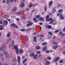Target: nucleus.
<instances>
[{
    "label": "nucleus",
    "mask_w": 65,
    "mask_h": 65,
    "mask_svg": "<svg viewBox=\"0 0 65 65\" xmlns=\"http://www.w3.org/2000/svg\"><path fill=\"white\" fill-rule=\"evenodd\" d=\"M48 18H49V15H47L46 17V21L47 22L51 21L50 22L49 24H52V23H53V21H54V20L52 19V18H50L48 19Z\"/></svg>",
    "instance_id": "nucleus-1"
},
{
    "label": "nucleus",
    "mask_w": 65,
    "mask_h": 65,
    "mask_svg": "<svg viewBox=\"0 0 65 65\" xmlns=\"http://www.w3.org/2000/svg\"><path fill=\"white\" fill-rule=\"evenodd\" d=\"M53 44H55L54 46H53V48L54 49H56L58 47V45H57L58 44V43L56 42H54L53 43Z\"/></svg>",
    "instance_id": "nucleus-2"
},
{
    "label": "nucleus",
    "mask_w": 65,
    "mask_h": 65,
    "mask_svg": "<svg viewBox=\"0 0 65 65\" xmlns=\"http://www.w3.org/2000/svg\"><path fill=\"white\" fill-rule=\"evenodd\" d=\"M57 16H58V15H60L59 18L61 20H64V17H63V16H62V14H61L60 13H58L57 14Z\"/></svg>",
    "instance_id": "nucleus-3"
},
{
    "label": "nucleus",
    "mask_w": 65,
    "mask_h": 65,
    "mask_svg": "<svg viewBox=\"0 0 65 65\" xmlns=\"http://www.w3.org/2000/svg\"><path fill=\"white\" fill-rule=\"evenodd\" d=\"M3 52L4 54L5 55H6V58H8L9 57V54H8L7 51H4Z\"/></svg>",
    "instance_id": "nucleus-4"
},
{
    "label": "nucleus",
    "mask_w": 65,
    "mask_h": 65,
    "mask_svg": "<svg viewBox=\"0 0 65 65\" xmlns=\"http://www.w3.org/2000/svg\"><path fill=\"white\" fill-rule=\"evenodd\" d=\"M5 45H3L0 47V51H2L3 50H5Z\"/></svg>",
    "instance_id": "nucleus-5"
},
{
    "label": "nucleus",
    "mask_w": 65,
    "mask_h": 65,
    "mask_svg": "<svg viewBox=\"0 0 65 65\" xmlns=\"http://www.w3.org/2000/svg\"><path fill=\"white\" fill-rule=\"evenodd\" d=\"M25 12V10H23L22 11H21L20 12H18L17 13V14H21L22 13H23L24 12Z\"/></svg>",
    "instance_id": "nucleus-6"
},
{
    "label": "nucleus",
    "mask_w": 65,
    "mask_h": 65,
    "mask_svg": "<svg viewBox=\"0 0 65 65\" xmlns=\"http://www.w3.org/2000/svg\"><path fill=\"white\" fill-rule=\"evenodd\" d=\"M8 23L7 21L6 20H5L4 21L3 23V24L5 26V25H7Z\"/></svg>",
    "instance_id": "nucleus-7"
},
{
    "label": "nucleus",
    "mask_w": 65,
    "mask_h": 65,
    "mask_svg": "<svg viewBox=\"0 0 65 65\" xmlns=\"http://www.w3.org/2000/svg\"><path fill=\"white\" fill-rule=\"evenodd\" d=\"M15 52L17 55H19V48H17L15 49Z\"/></svg>",
    "instance_id": "nucleus-8"
},
{
    "label": "nucleus",
    "mask_w": 65,
    "mask_h": 65,
    "mask_svg": "<svg viewBox=\"0 0 65 65\" xmlns=\"http://www.w3.org/2000/svg\"><path fill=\"white\" fill-rule=\"evenodd\" d=\"M53 1H50L49 2V7H51V6L52 5V4H53Z\"/></svg>",
    "instance_id": "nucleus-9"
},
{
    "label": "nucleus",
    "mask_w": 65,
    "mask_h": 65,
    "mask_svg": "<svg viewBox=\"0 0 65 65\" xmlns=\"http://www.w3.org/2000/svg\"><path fill=\"white\" fill-rule=\"evenodd\" d=\"M59 59H60V57H57L55 59V62H57V61H58Z\"/></svg>",
    "instance_id": "nucleus-10"
},
{
    "label": "nucleus",
    "mask_w": 65,
    "mask_h": 65,
    "mask_svg": "<svg viewBox=\"0 0 65 65\" xmlns=\"http://www.w3.org/2000/svg\"><path fill=\"white\" fill-rule=\"evenodd\" d=\"M18 60V62H20L21 61V58H20V56H18L17 57Z\"/></svg>",
    "instance_id": "nucleus-11"
},
{
    "label": "nucleus",
    "mask_w": 65,
    "mask_h": 65,
    "mask_svg": "<svg viewBox=\"0 0 65 65\" xmlns=\"http://www.w3.org/2000/svg\"><path fill=\"white\" fill-rule=\"evenodd\" d=\"M38 55L36 54L34 55V59H36V58H37V56Z\"/></svg>",
    "instance_id": "nucleus-12"
},
{
    "label": "nucleus",
    "mask_w": 65,
    "mask_h": 65,
    "mask_svg": "<svg viewBox=\"0 0 65 65\" xmlns=\"http://www.w3.org/2000/svg\"><path fill=\"white\" fill-rule=\"evenodd\" d=\"M10 40H11V38H9L7 40V43H8V42H9Z\"/></svg>",
    "instance_id": "nucleus-13"
},
{
    "label": "nucleus",
    "mask_w": 65,
    "mask_h": 65,
    "mask_svg": "<svg viewBox=\"0 0 65 65\" xmlns=\"http://www.w3.org/2000/svg\"><path fill=\"white\" fill-rule=\"evenodd\" d=\"M33 24L32 22H31L30 23H28L27 24V27H29V26L32 25Z\"/></svg>",
    "instance_id": "nucleus-14"
},
{
    "label": "nucleus",
    "mask_w": 65,
    "mask_h": 65,
    "mask_svg": "<svg viewBox=\"0 0 65 65\" xmlns=\"http://www.w3.org/2000/svg\"><path fill=\"white\" fill-rule=\"evenodd\" d=\"M33 20L35 23H37L38 22V21L36 19V18H34Z\"/></svg>",
    "instance_id": "nucleus-15"
},
{
    "label": "nucleus",
    "mask_w": 65,
    "mask_h": 65,
    "mask_svg": "<svg viewBox=\"0 0 65 65\" xmlns=\"http://www.w3.org/2000/svg\"><path fill=\"white\" fill-rule=\"evenodd\" d=\"M46 48H47V46H45L44 47L43 49V51H45L46 50Z\"/></svg>",
    "instance_id": "nucleus-16"
},
{
    "label": "nucleus",
    "mask_w": 65,
    "mask_h": 65,
    "mask_svg": "<svg viewBox=\"0 0 65 65\" xmlns=\"http://www.w3.org/2000/svg\"><path fill=\"white\" fill-rule=\"evenodd\" d=\"M17 9V8L16 7H15L13 9H12L13 11H15Z\"/></svg>",
    "instance_id": "nucleus-17"
},
{
    "label": "nucleus",
    "mask_w": 65,
    "mask_h": 65,
    "mask_svg": "<svg viewBox=\"0 0 65 65\" xmlns=\"http://www.w3.org/2000/svg\"><path fill=\"white\" fill-rule=\"evenodd\" d=\"M19 53L20 54H22V53H23V50L22 49H20L19 50Z\"/></svg>",
    "instance_id": "nucleus-18"
},
{
    "label": "nucleus",
    "mask_w": 65,
    "mask_h": 65,
    "mask_svg": "<svg viewBox=\"0 0 65 65\" xmlns=\"http://www.w3.org/2000/svg\"><path fill=\"white\" fill-rule=\"evenodd\" d=\"M27 58H26L25 59H24L23 61V63H25L27 61Z\"/></svg>",
    "instance_id": "nucleus-19"
},
{
    "label": "nucleus",
    "mask_w": 65,
    "mask_h": 65,
    "mask_svg": "<svg viewBox=\"0 0 65 65\" xmlns=\"http://www.w3.org/2000/svg\"><path fill=\"white\" fill-rule=\"evenodd\" d=\"M34 41L35 42H36V37H34Z\"/></svg>",
    "instance_id": "nucleus-20"
},
{
    "label": "nucleus",
    "mask_w": 65,
    "mask_h": 65,
    "mask_svg": "<svg viewBox=\"0 0 65 65\" xmlns=\"http://www.w3.org/2000/svg\"><path fill=\"white\" fill-rule=\"evenodd\" d=\"M39 20H40L41 21H43V20H44V18L43 17H41L39 19Z\"/></svg>",
    "instance_id": "nucleus-21"
},
{
    "label": "nucleus",
    "mask_w": 65,
    "mask_h": 65,
    "mask_svg": "<svg viewBox=\"0 0 65 65\" xmlns=\"http://www.w3.org/2000/svg\"><path fill=\"white\" fill-rule=\"evenodd\" d=\"M10 36V32L8 33L7 34V36L8 37H9Z\"/></svg>",
    "instance_id": "nucleus-22"
},
{
    "label": "nucleus",
    "mask_w": 65,
    "mask_h": 65,
    "mask_svg": "<svg viewBox=\"0 0 65 65\" xmlns=\"http://www.w3.org/2000/svg\"><path fill=\"white\" fill-rule=\"evenodd\" d=\"M18 48V46H17V45H14V46H13V48L14 49V50H15L16 49H17V48Z\"/></svg>",
    "instance_id": "nucleus-23"
},
{
    "label": "nucleus",
    "mask_w": 65,
    "mask_h": 65,
    "mask_svg": "<svg viewBox=\"0 0 65 65\" xmlns=\"http://www.w3.org/2000/svg\"><path fill=\"white\" fill-rule=\"evenodd\" d=\"M40 48V47L39 46H37L36 47V50H39Z\"/></svg>",
    "instance_id": "nucleus-24"
},
{
    "label": "nucleus",
    "mask_w": 65,
    "mask_h": 65,
    "mask_svg": "<svg viewBox=\"0 0 65 65\" xmlns=\"http://www.w3.org/2000/svg\"><path fill=\"white\" fill-rule=\"evenodd\" d=\"M46 44H47V43L46 42H44L42 44V45H46Z\"/></svg>",
    "instance_id": "nucleus-25"
},
{
    "label": "nucleus",
    "mask_w": 65,
    "mask_h": 65,
    "mask_svg": "<svg viewBox=\"0 0 65 65\" xmlns=\"http://www.w3.org/2000/svg\"><path fill=\"white\" fill-rule=\"evenodd\" d=\"M46 65H48L50 64V62L48 61H46Z\"/></svg>",
    "instance_id": "nucleus-26"
},
{
    "label": "nucleus",
    "mask_w": 65,
    "mask_h": 65,
    "mask_svg": "<svg viewBox=\"0 0 65 65\" xmlns=\"http://www.w3.org/2000/svg\"><path fill=\"white\" fill-rule=\"evenodd\" d=\"M46 59L49 60H51V57H48L46 58Z\"/></svg>",
    "instance_id": "nucleus-27"
},
{
    "label": "nucleus",
    "mask_w": 65,
    "mask_h": 65,
    "mask_svg": "<svg viewBox=\"0 0 65 65\" xmlns=\"http://www.w3.org/2000/svg\"><path fill=\"white\" fill-rule=\"evenodd\" d=\"M26 38L25 41H28V36H26Z\"/></svg>",
    "instance_id": "nucleus-28"
},
{
    "label": "nucleus",
    "mask_w": 65,
    "mask_h": 65,
    "mask_svg": "<svg viewBox=\"0 0 65 65\" xmlns=\"http://www.w3.org/2000/svg\"><path fill=\"white\" fill-rule=\"evenodd\" d=\"M36 18L37 19H38L40 17V15H37L36 16Z\"/></svg>",
    "instance_id": "nucleus-29"
},
{
    "label": "nucleus",
    "mask_w": 65,
    "mask_h": 65,
    "mask_svg": "<svg viewBox=\"0 0 65 65\" xmlns=\"http://www.w3.org/2000/svg\"><path fill=\"white\" fill-rule=\"evenodd\" d=\"M11 26L12 27H15V24L14 23H13L11 24Z\"/></svg>",
    "instance_id": "nucleus-30"
},
{
    "label": "nucleus",
    "mask_w": 65,
    "mask_h": 65,
    "mask_svg": "<svg viewBox=\"0 0 65 65\" xmlns=\"http://www.w3.org/2000/svg\"><path fill=\"white\" fill-rule=\"evenodd\" d=\"M34 53H32L31 54H30V56H34Z\"/></svg>",
    "instance_id": "nucleus-31"
},
{
    "label": "nucleus",
    "mask_w": 65,
    "mask_h": 65,
    "mask_svg": "<svg viewBox=\"0 0 65 65\" xmlns=\"http://www.w3.org/2000/svg\"><path fill=\"white\" fill-rule=\"evenodd\" d=\"M58 12H63V11L62 9H60L58 11Z\"/></svg>",
    "instance_id": "nucleus-32"
},
{
    "label": "nucleus",
    "mask_w": 65,
    "mask_h": 65,
    "mask_svg": "<svg viewBox=\"0 0 65 65\" xmlns=\"http://www.w3.org/2000/svg\"><path fill=\"white\" fill-rule=\"evenodd\" d=\"M20 6L21 7H24V3L20 5Z\"/></svg>",
    "instance_id": "nucleus-33"
},
{
    "label": "nucleus",
    "mask_w": 65,
    "mask_h": 65,
    "mask_svg": "<svg viewBox=\"0 0 65 65\" xmlns=\"http://www.w3.org/2000/svg\"><path fill=\"white\" fill-rule=\"evenodd\" d=\"M47 27L49 28V29H51L52 28V26L51 25H49L47 26Z\"/></svg>",
    "instance_id": "nucleus-34"
},
{
    "label": "nucleus",
    "mask_w": 65,
    "mask_h": 65,
    "mask_svg": "<svg viewBox=\"0 0 65 65\" xmlns=\"http://www.w3.org/2000/svg\"><path fill=\"white\" fill-rule=\"evenodd\" d=\"M48 34H50V35H53V33H52L51 32H48Z\"/></svg>",
    "instance_id": "nucleus-35"
},
{
    "label": "nucleus",
    "mask_w": 65,
    "mask_h": 65,
    "mask_svg": "<svg viewBox=\"0 0 65 65\" xmlns=\"http://www.w3.org/2000/svg\"><path fill=\"white\" fill-rule=\"evenodd\" d=\"M21 18L22 19H26V17L25 16H22Z\"/></svg>",
    "instance_id": "nucleus-36"
},
{
    "label": "nucleus",
    "mask_w": 65,
    "mask_h": 65,
    "mask_svg": "<svg viewBox=\"0 0 65 65\" xmlns=\"http://www.w3.org/2000/svg\"><path fill=\"white\" fill-rule=\"evenodd\" d=\"M26 30V29H22L20 30L21 31H25Z\"/></svg>",
    "instance_id": "nucleus-37"
},
{
    "label": "nucleus",
    "mask_w": 65,
    "mask_h": 65,
    "mask_svg": "<svg viewBox=\"0 0 65 65\" xmlns=\"http://www.w3.org/2000/svg\"><path fill=\"white\" fill-rule=\"evenodd\" d=\"M44 9L45 11H46V7L45 6L44 7Z\"/></svg>",
    "instance_id": "nucleus-38"
},
{
    "label": "nucleus",
    "mask_w": 65,
    "mask_h": 65,
    "mask_svg": "<svg viewBox=\"0 0 65 65\" xmlns=\"http://www.w3.org/2000/svg\"><path fill=\"white\" fill-rule=\"evenodd\" d=\"M56 12V9H53V11L52 12V13H54V12Z\"/></svg>",
    "instance_id": "nucleus-39"
},
{
    "label": "nucleus",
    "mask_w": 65,
    "mask_h": 65,
    "mask_svg": "<svg viewBox=\"0 0 65 65\" xmlns=\"http://www.w3.org/2000/svg\"><path fill=\"white\" fill-rule=\"evenodd\" d=\"M32 4H29V5L28 7H32Z\"/></svg>",
    "instance_id": "nucleus-40"
},
{
    "label": "nucleus",
    "mask_w": 65,
    "mask_h": 65,
    "mask_svg": "<svg viewBox=\"0 0 65 65\" xmlns=\"http://www.w3.org/2000/svg\"><path fill=\"white\" fill-rule=\"evenodd\" d=\"M13 60L14 62H15L16 61V59L15 58H13Z\"/></svg>",
    "instance_id": "nucleus-41"
},
{
    "label": "nucleus",
    "mask_w": 65,
    "mask_h": 65,
    "mask_svg": "<svg viewBox=\"0 0 65 65\" xmlns=\"http://www.w3.org/2000/svg\"><path fill=\"white\" fill-rule=\"evenodd\" d=\"M12 45H14V41L13 40L12 41Z\"/></svg>",
    "instance_id": "nucleus-42"
},
{
    "label": "nucleus",
    "mask_w": 65,
    "mask_h": 65,
    "mask_svg": "<svg viewBox=\"0 0 65 65\" xmlns=\"http://www.w3.org/2000/svg\"><path fill=\"white\" fill-rule=\"evenodd\" d=\"M10 56L11 57H12L13 56V54L12 53H10Z\"/></svg>",
    "instance_id": "nucleus-43"
},
{
    "label": "nucleus",
    "mask_w": 65,
    "mask_h": 65,
    "mask_svg": "<svg viewBox=\"0 0 65 65\" xmlns=\"http://www.w3.org/2000/svg\"><path fill=\"white\" fill-rule=\"evenodd\" d=\"M8 17V15H5L4 17V18H7V17Z\"/></svg>",
    "instance_id": "nucleus-44"
},
{
    "label": "nucleus",
    "mask_w": 65,
    "mask_h": 65,
    "mask_svg": "<svg viewBox=\"0 0 65 65\" xmlns=\"http://www.w3.org/2000/svg\"><path fill=\"white\" fill-rule=\"evenodd\" d=\"M2 23H3V21H2V20L0 21V25L2 24Z\"/></svg>",
    "instance_id": "nucleus-45"
},
{
    "label": "nucleus",
    "mask_w": 65,
    "mask_h": 65,
    "mask_svg": "<svg viewBox=\"0 0 65 65\" xmlns=\"http://www.w3.org/2000/svg\"><path fill=\"white\" fill-rule=\"evenodd\" d=\"M41 52L40 51H38L37 52V54H40V53Z\"/></svg>",
    "instance_id": "nucleus-46"
},
{
    "label": "nucleus",
    "mask_w": 65,
    "mask_h": 65,
    "mask_svg": "<svg viewBox=\"0 0 65 65\" xmlns=\"http://www.w3.org/2000/svg\"><path fill=\"white\" fill-rule=\"evenodd\" d=\"M30 30L31 28H28L26 30V31H30Z\"/></svg>",
    "instance_id": "nucleus-47"
},
{
    "label": "nucleus",
    "mask_w": 65,
    "mask_h": 65,
    "mask_svg": "<svg viewBox=\"0 0 65 65\" xmlns=\"http://www.w3.org/2000/svg\"><path fill=\"white\" fill-rule=\"evenodd\" d=\"M57 5L58 7H60L61 6V5L59 4H58Z\"/></svg>",
    "instance_id": "nucleus-48"
},
{
    "label": "nucleus",
    "mask_w": 65,
    "mask_h": 65,
    "mask_svg": "<svg viewBox=\"0 0 65 65\" xmlns=\"http://www.w3.org/2000/svg\"><path fill=\"white\" fill-rule=\"evenodd\" d=\"M59 32V30H55L54 31V32L55 33H57V32Z\"/></svg>",
    "instance_id": "nucleus-49"
},
{
    "label": "nucleus",
    "mask_w": 65,
    "mask_h": 65,
    "mask_svg": "<svg viewBox=\"0 0 65 65\" xmlns=\"http://www.w3.org/2000/svg\"><path fill=\"white\" fill-rule=\"evenodd\" d=\"M59 63H62L63 62V61L62 60H61L59 62Z\"/></svg>",
    "instance_id": "nucleus-50"
},
{
    "label": "nucleus",
    "mask_w": 65,
    "mask_h": 65,
    "mask_svg": "<svg viewBox=\"0 0 65 65\" xmlns=\"http://www.w3.org/2000/svg\"><path fill=\"white\" fill-rule=\"evenodd\" d=\"M38 5V4H35V5H34V7H35L36 5Z\"/></svg>",
    "instance_id": "nucleus-51"
},
{
    "label": "nucleus",
    "mask_w": 65,
    "mask_h": 65,
    "mask_svg": "<svg viewBox=\"0 0 65 65\" xmlns=\"http://www.w3.org/2000/svg\"><path fill=\"white\" fill-rule=\"evenodd\" d=\"M65 35V33H63L62 35L61 36V37Z\"/></svg>",
    "instance_id": "nucleus-52"
},
{
    "label": "nucleus",
    "mask_w": 65,
    "mask_h": 65,
    "mask_svg": "<svg viewBox=\"0 0 65 65\" xmlns=\"http://www.w3.org/2000/svg\"><path fill=\"white\" fill-rule=\"evenodd\" d=\"M59 34L60 35H62V31H60L59 33Z\"/></svg>",
    "instance_id": "nucleus-53"
},
{
    "label": "nucleus",
    "mask_w": 65,
    "mask_h": 65,
    "mask_svg": "<svg viewBox=\"0 0 65 65\" xmlns=\"http://www.w3.org/2000/svg\"><path fill=\"white\" fill-rule=\"evenodd\" d=\"M39 24L40 25H42L43 24V23H39Z\"/></svg>",
    "instance_id": "nucleus-54"
},
{
    "label": "nucleus",
    "mask_w": 65,
    "mask_h": 65,
    "mask_svg": "<svg viewBox=\"0 0 65 65\" xmlns=\"http://www.w3.org/2000/svg\"><path fill=\"white\" fill-rule=\"evenodd\" d=\"M2 2L3 3H5V0H3Z\"/></svg>",
    "instance_id": "nucleus-55"
},
{
    "label": "nucleus",
    "mask_w": 65,
    "mask_h": 65,
    "mask_svg": "<svg viewBox=\"0 0 65 65\" xmlns=\"http://www.w3.org/2000/svg\"><path fill=\"white\" fill-rule=\"evenodd\" d=\"M43 36H44L43 35H41L40 36V37H43Z\"/></svg>",
    "instance_id": "nucleus-56"
},
{
    "label": "nucleus",
    "mask_w": 65,
    "mask_h": 65,
    "mask_svg": "<svg viewBox=\"0 0 65 65\" xmlns=\"http://www.w3.org/2000/svg\"><path fill=\"white\" fill-rule=\"evenodd\" d=\"M38 57H39V58H41V55H39L38 56Z\"/></svg>",
    "instance_id": "nucleus-57"
},
{
    "label": "nucleus",
    "mask_w": 65,
    "mask_h": 65,
    "mask_svg": "<svg viewBox=\"0 0 65 65\" xmlns=\"http://www.w3.org/2000/svg\"><path fill=\"white\" fill-rule=\"evenodd\" d=\"M10 1V0H7V3H8L9 2V1Z\"/></svg>",
    "instance_id": "nucleus-58"
},
{
    "label": "nucleus",
    "mask_w": 65,
    "mask_h": 65,
    "mask_svg": "<svg viewBox=\"0 0 65 65\" xmlns=\"http://www.w3.org/2000/svg\"><path fill=\"white\" fill-rule=\"evenodd\" d=\"M49 52H50V51H47L46 52V53H49Z\"/></svg>",
    "instance_id": "nucleus-59"
},
{
    "label": "nucleus",
    "mask_w": 65,
    "mask_h": 65,
    "mask_svg": "<svg viewBox=\"0 0 65 65\" xmlns=\"http://www.w3.org/2000/svg\"><path fill=\"white\" fill-rule=\"evenodd\" d=\"M15 28H18V26H17V25H15Z\"/></svg>",
    "instance_id": "nucleus-60"
},
{
    "label": "nucleus",
    "mask_w": 65,
    "mask_h": 65,
    "mask_svg": "<svg viewBox=\"0 0 65 65\" xmlns=\"http://www.w3.org/2000/svg\"><path fill=\"white\" fill-rule=\"evenodd\" d=\"M13 2V0H10V2Z\"/></svg>",
    "instance_id": "nucleus-61"
},
{
    "label": "nucleus",
    "mask_w": 65,
    "mask_h": 65,
    "mask_svg": "<svg viewBox=\"0 0 65 65\" xmlns=\"http://www.w3.org/2000/svg\"><path fill=\"white\" fill-rule=\"evenodd\" d=\"M0 57H2V56H3V55H2V54H0Z\"/></svg>",
    "instance_id": "nucleus-62"
},
{
    "label": "nucleus",
    "mask_w": 65,
    "mask_h": 65,
    "mask_svg": "<svg viewBox=\"0 0 65 65\" xmlns=\"http://www.w3.org/2000/svg\"><path fill=\"white\" fill-rule=\"evenodd\" d=\"M16 20H17V21H18L19 20V18H17Z\"/></svg>",
    "instance_id": "nucleus-63"
},
{
    "label": "nucleus",
    "mask_w": 65,
    "mask_h": 65,
    "mask_svg": "<svg viewBox=\"0 0 65 65\" xmlns=\"http://www.w3.org/2000/svg\"><path fill=\"white\" fill-rule=\"evenodd\" d=\"M29 8H27L26 9V11H28V10H29Z\"/></svg>",
    "instance_id": "nucleus-64"
}]
</instances>
